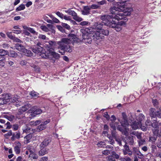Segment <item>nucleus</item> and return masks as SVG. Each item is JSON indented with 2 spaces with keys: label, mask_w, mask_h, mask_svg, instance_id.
<instances>
[{
  "label": "nucleus",
  "mask_w": 161,
  "mask_h": 161,
  "mask_svg": "<svg viewBox=\"0 0 161 161\" xmlns=\"http://www.w3.org/2000/svg\"><path fill=\"white\" fill-rule=\"evenodd\" d=\"M2 96L6 104L7 103L10 104V103L12 102H17L16 101H18V100L16 98L14 97L13 98H12L11 95L9 94H2Z\"/></svg>",
  "instance_id": "7"
},
{
  "label": "nucleus",
  "mask_w": 161,
  "mask_h": 161,
  "mask_svg": "<svg viewBox=\"0 0 161 161\" xmlns=\"http://www.w3.org/2000/svg\"><path fill=\"white\" fill-rule=\"evenodd\" d=\"M0 53L1 54V55L4 56L8 54H9V52L7 50L1 49H0Z\"/></svg>",
  "instance_id": "38"
},
{
  "label": "nucleus",
  "mask_w": 161,
  "mask_h": 161,
  "mask_svg": "<svg viewBox=\"0 0 161 161\" xmlns=\"http://www.w3.org/2000/svg\"><path fill=\"white\" fill-rule=\"evenodd\" d=\"M69 14L71 15L73 19L77 21H80L82 20V19L78 16L77 14L73 10H71L69 12Z\"/></svg>",
  "instance_id": "17"
},
{
  "label": "nucleus",
  "mask_w": 161,
  "mask_h": 161,
  "mask_svg": "<svg viewBox=\"0 0 161 161\" xmlns=\"http://www.w3.org/2000/svg\"><path fill=\"white\" fill-rule=\"evenodd\" d=\"M29 157L31 158V160L37 159L38 158V156L36 153H30L29 155Z\"/></svg>",
  "instance_id": "31"
},
{
  "label": "nucleus",
  "mask_w": 161,
  "mask_h": 161,
  "mask_svg": "<svg viewBox=\"0 0 161 161\" xmlns=\"http://www.w3.org/2000/svg\"><path fill=\"white\" fill-rule=\"evenodd\" d=\"M152 102L154 107L157 106L158 104V101L156 99H153L152 100Z\"/></svg>",
  "instance_id": "46"
},
{
  "label": "nucleus",
  "mask_w": 161,
  "mask_h": 161,
  "mask_svg": "<svg viewBox=\"0 0 161 161\" xmlns=\"http://www.w3.org/2000/svg\"><path fill=\"white\" fill-rule=\"evenodd\" d=\"M62 50L64 51H66V52H68L69 53H71L72 51V49L71 47L68 44L66 45L64 48ZM65 52H64L63 53H62V55L64 54Z\"/></svg>",
  "instance_id": "24"
},
{
  "label": "nucleus",
  "mask_w": 161,
  "mask_h": 161,
  "mask_svg": "<svg viewBox=\"0 0 161 161\" xmlns=\"http://www.w3.org/2000/svg\"><path fill=\"white\" fill-rule=\"evenodd\" d=\"M12 40L15 42H18V43H22V41L20 40L18 38L16 37L15 36L13 38V39H12Z\"/></svg>",
  "instance_id": "51"
},
{
  "label": "nucleus",
  "mask_w": 161,
  "mask_h": 161,
  "mask_svg": "<svg viewBox=\"0 0 161 161\" xmlns=\"http://www.w3.org/2000/svg\"><path fill=\"white\" fill-rule=\"evenodd\" d=\"M13 130H17L19 128V125L17 124H15L13 125Z\"/></svg>",
  "instance_id": "61"
},
{
  "label": "nucleus",
  "mask_w": 161,
  "mask_h": 161,
  "mask_svg": "<svg viewBox=\"0 0 161 161\" xmlns=\"http://www.w3.org/2000/svg\"><path fill=\"white\" fill-rule=\"evenodd\" d=\"M56 14L59 17H60V18H62V19H63V17H64V14L60 12H59V11H58V12H57L56 13Z\"/></svg>",
  "instance_id": "59"
},
{
  "label": "nucleus",
  "mask_w": 161,
  "mask_h": 161,
  "mask_svg": "<svg viewBox=\"0 0 161 161\" xmlns=\"http://www.w3.org/2000/svg\"><path fill=\"white\" fill-rule=\"evenodd\" d=\"M26 29L29 31H30L31 33L33 34H36V32L33 29L30 27H26Z\"/></svg>",
  "instance_id": "48"
},
{
  "label": "nucleus",
  "mask_w": 161,
  "mask_h": 161,
  "mask_svg": "<svg viewBox=\"0 0 161 161\" xmlns=\"http://www.w3.org/2000/svg\"><path fill=\"white\" fill-rule=\"evenodd\" d=\"M111 134L113 137L114 138H116L117 136L115 130H113L111 132Z\"/></svg>",
  "instance_id": "63"
},
{
  "label": "nucleus",
  "mask_w": 161,
  "mask_h": 161,
  "mask_svg": "<svg viewBox=\"0 0 161 161\" xmlns=\"http://www.w3.org/2000/svg\"><path fill=\"white\" fill-rule=\"evenodd\" d=\"M122 119L120 123L122 126L125 127L129 125V122L125 113L123 112L122 113Z\"/></svg>",
  "instance_id": "13"
},
{
  "label": "nucleus",
  "mask_w": 161,
  "mask_h": 161,
  "mask_svg": "<svg viewBox=\"0 0 161 161\" xmlns=\"http://www.w3.org/2000/svg\"><path fill=\"white\" fill-rule=\"evenodd\" d=\"M83 10L81 11L82 13L84 15H86L90 14V6H85L83 8Z\"/></svg>",
  "instance_id": "18"
},
{
  "label": "nucleus",
  "mask_w": 161,
  "mask_h": 161,
  "mask_svg": "<svg viewBox=\"0 0 161 161\" xmlns=\"http://www.w3.org/2000/svg\"><path fill=\"white\" fill-rule=\"evenodd\" d=\"M25 8V5L24 4H21L19 7H17L16 10V11H19L24 10Z\"/></svg>",
  "instance_id": "42"
},
{
  "label": "nucleus",
  "mask_w": 161,
  "mask_h": 161,
  "mask_svg": "<svg viewBox=\"0 0 161 161\" xmlns=\"http://www.w3.org/2000/svg\"><path fill=\"white\" fill-rule=\"evenodd\" d=\"M97 145L98 147H105L106 146V144L104 142L101 141L98 142L97 144Z\"/></svg>",
  "instance_id": "40"
},
{
  "label": "nucleus",
  "mask_w": 161,
  "mask_h": 161,
  "mask_svg": "<svg viewBox=\"0 0 161 161\" xmlns=\"http://www.w3.org/2000/svg\"><path fill=\"white\" fill-rule=\"evenodd\" d=\"M53 51H51V52L52 55L53 56V57L54 58L58 59L60 57V55L58 53H57L55 52H53Z\"/></svg>",
  "instance_id": "35"
},
{
  "label": "nucleus",
  "mask_w": 161,
  "mask_h": 161,
  "mask_svg": "<svg viewBox=\"0 0 161 161\" xmlns=\"http://www.w3.org/2000/svg\"><path fill=\"white\" fill-rule=\"evenodd\" d=\"M40 150L39 152V155L42 156L47 153V151L46 148H40Z\"/></svg>",
  "instance_id": "28"
},
{
  "label": "nucleus",
  "mask_w": 161,
  "mask_h": 161,
  "mask_svg": "<svg viewBox=\"0 0 161 161\" xmlns=\"http://www.w3.org/2000/svg\"><path fill=\"white\" fill-rule=\"evenodd\" d=\"M4 117L10 121H12L14 119V117L13 115H11L10 116L5 115Z\"/></svg>",
  "instance_id": "45"
},
{
  "label": "nucleus",
  "mask_w": 161,
  "mask_h": 161,
  "mask_svg": "<svg viewBox=\"0 0 161 161\" xmlns=\"http://www.w3.org/2000/svg\"><path fill=\"white\" fill-rule=\"evenodd\" d=\"M134 143V141L133 136H129L127 139L126 142H125V144H126L132 145Z\"/></svg>",
  "instance_id": "23"
},
{
  "label": "nucleus",
  "mask_w": 161,
  "mask_h": 161,
  "mask_svg": "<svg viewBox=\"0 0 161 161\" xmlns=\"http://www.w3.org/2000/svg\"><path fill=\"white\" fill-rule=\"evenodd\" d=\"M43 46H41L38 47H32L31 48L32 51L35 53L38 54L42 56V57H43L44 58H48V56L45 55V56L43 55H45L43 53H44L45 50L43 48Z\"/></svg>",
  "instance_id": "6"
},
{
  "label": "nucleus",
  "mask_w": 161,
  "mask_h": 161,
  "mask_svg": "<svg viewBox=\"0 0 161 161\" xmlns=\"http://www.w3.org/2000/svg\"><path fill=\"white\" fill-rule=\"evenodd\" d=\"M137 142L138 143L139 146L140 147L144 145L146 143L145 140L143 139H142V138L138 140Z\"/></svg>",
  "instance_id": "32"
},
{
  "label": "nucleus",
  "mask_w": 161,
  "mask_h": 161,
  "mask_svg": "<svg viewBox=\"0 0 161 161\" xmlns=\"http://www.w3.org/2000/svg\"><path fill=\"white\" fill-rule=\"evenodd\" d=\"M157 136H158L154 134V136H150L149 137V141L152 142H155L157 140Z\"/></svg>",
  "instance_id": "34"
},
{
  "label": "nucleus",
  "mask_w": 161,
  "mask_h": 161,
  "mask_svg": "<svg viewBox=\"0 0 161 161\" xmlns=\"http://www.w3.org/2000/svg\"><path fill=\"white\" fill-rule=\"evenodd\" d=\"M157 146L159 148H161V140H158L156 143Z\"/></svg>",
  "instance_id": "58"
},
{
  "label": "nucleus",
  "mask_w": 161,
  "mask_h": 161,
  "mask_svg": "<svg viewBox=\"0 0 161 161\" xmlns=\"http://www.w3.org/2000/svg\"><path fill=\"white\" fill-rule=\"evenodd\" d=\"M99 6L97 4H92L91 6H90V9H96L98 8Z\"/></svg>",
  "instance_id": "57"
},
{
  "label": "nucleus",
  "mask_w": 161,
  "mask_h": 161,
  "mask_svg": "<svg viewBox=\"0 0 161 161\" xmlns=\"http://www.w3.org/2000/svg\"><path fill=\"white\" fill-rule=\"evenodd\" d=\"M151 148L152 151L153 152H154L157 148L156 146L154 145H151Z\"/></svg>",
  "instance_id": "62"
},
{
  "label": "nucleus",
  "mask_w": 161,
  "mask_h": 161,
  "mask_svg": "<svg viewBox=\"0 0 161 161\" xmlns=\"http://www.w3.org/2000/svg\"><path fill=\"white\" fill-rule=\"evenodd\" d=\"M69 41L67 38H63L57 43L55 41H52L46 42L44 46L49 51H53L54 49L56 48L62 50L66 46V44H69Z\"/></svg>",
  "instance_id": "3"
},
{
  "label": "nucleus",
  "mask_w": 161,
  "mask_h": 161,
  "mask_svg": "<svg viewBox=\"0 0 161 161\" xmlns=\"http://www.w3.org/2000/svg\"><path fill=\"white\" fill-rule=\"evenodd\" d=\"M6 35L10 39L12 40L14 36H13L12 34V32H8L6 33Z\"/></svg>",
  "instance_id": "47"
},
{
  "label": "nucleus",
  "mask_w": 161,
  "mask_h": 161,
  "mask_svg": "<svg viewBox=\"0 0 161 161\" xmlns=\"http://www.w3.org/2000/svg\"><path fill=\"white\" fill-rule=\"evenodd\" d=\"M131 134L137 137V138L139 139L142 138V134L140 132H138V131H134L131 133Z\"/></svg>",
  "instance_id": "25"
},
{
  "label": "nucleus",
  "mask_w": 161,
  "mask_h": 161,
  "mask_svg": "<svg viewBox=\"0 0 161 161\" xmlns=\"http://www.w3.org/2000/svg\"><path fill=\"white\" fill-rule=\"evenodd\" d=\"M23 133H28L30 131L31 128L27 125H25L22 128Z\"/></svg>",
  "instance_id": "27"
},
{
  "label": "nucleus",
  "mask_w": 161,
  "mask_h": 161,
  "mask_svg": "<svg viewBox=\"0 0 161 161\" xmlns=\"http://www.w3.org/2000/svg\"><path fill=\"white\" fill-rule=\"evenodd\" d=\"M46 127V126L42 123L39 125L37 127V130L39 131L44 130Z\"/></svg>",
  "instance_id": "33"
},
{
  "label": "nucleus",
  "mask_w": 161,
  "mask_h": 161,
  "mask_svg": "<svg viewBox=\"0 0 161 161\" xmlns=\"http://www.w3.org/2000/svg\"><path fill=\"white\" fill-rule=\"evenodd\" d=\"M90 23L87 21H83L80 23V25L82 26L86 25H88Z\"/></svg>",
  "instance_id": "55"
},
{
  "label": "nucleus",
  "mask_w": 161,
  "mask_h": 161,
  "mask_svg": "<svg viewBox=\"0 0 161 161\" xmlns=\"http://www.w3.org/2000/svg\"><path fill=\"white\" fill-rule=\"evenodd\" d=\"M27 148L29 150L30 154L31 153H34L36 151V147L31 145H28Z\"/></svg>",
  "instance_id": "22"
},
{
  "label": "nucleus",
  "mask_w": 161,
  "mask_h": 161,
  "mask_svg": "<svg viewBox=\"0 0 161 161\" xmlns=\"http://www.w3.org/2000/svg\"><path fill=\"white\" fill-rule=\"evenodd\" d=\"M14 47L16 49L24 53H27L28 54H29L31 52L30 51L25 49L24 46L19 43H17L15 44Z\"/></svg>",
  "instance_id": "10"
},
{
  "label": "nucleus",
  "mask_w": 161,
  "mask_h": 161,
  "mask_svg": "<svg viewBox=\"0 0 161 161\" xmlns=\"http://www.w3.org/2000/svg\"><path fill=\"white\" fill-rule=\"evenodd\" d=\"M142 124L140 123V122H139L138 121H135L132 123L131 125V127L133 129L135 130L138 128Z\"/></svg>",
  "instance_id": "20"
},
{
  "label": "nucleus",
  "mask_w": 161,
  "mask_h": 161,
  "mask_svg": "<svg viewBox=\"0 0 161 161\" xmlns=\"http://www.w3.org/2000/svg\"><path fill=\"white\" fill-rule=\"evenodd\" d=\"M145 118V116L142 114L140 113L136 118V119L141 124L142 121H143Z\"/></svg>",
  "instance_id": "19"
},
{
  "label": "nucleus",
  "mask_w": 161,
  "mask_h": 161,
  "mask_svg": "<svg viewBox=\"0 0 161 161\" xmlns=\"http://www.w3.org/2000/svg\"><path fill=\"white\" fill-rule=\"evenodd\" d=\"M40 28L42 31L46 32H47L49 30L48 28L46 26L44 25H42L41 26Z\"/></svg>",
  "instance_id": "49"
},
{
  "label": "nucleus",
  "mask_w": 161,
  "mask_h": 161,
  "mask_svg": "<svg viewBox=\"0 0 161 161\" xmlns=\"http://www.w3.org/2000/svg\"><path fill=\"white\" fill-rule=\"evenodd\" d=\"M124 147V149L122 150L123 154L124 155L128 154L130 156L132 155V152L130 150L129 146L125 144Z\"/></svg>",
  "instance_id": "14"
},
{
  "label": "nucleus",
  "mask_w": 161,
  "mask_h": 161,
  "mask_svg": "<svg viewBox=\"0 0 161 161\" xmlns=\"http://www.w3.org/2000/svg\"><path fill=\"white\" fill-rule=\"evenodd\" d=\"M111 155L114 158H115L118 159L119 158V155L117 154L114 151H112L111 152Z\"/></svg>",
  "instance_id": "44"
},
{
  "label": "nucleus",
  "mask_w": 161,
  "mask_h": 161,
  "mask_svg": "<svg viewBox=\"0 0 161 161\" xmlns=\"http://www.w3.org/2000/svg\"><path fill=\"white\" fill-rule=\"evenodd\" d=\"M100 31L102 34L106 36L108 35L109 33L108 31L107 30L102 29Z\"/></svg>",
  "instance_id": "39"
},
{
  "label": "nucleus",
  "mask_w": 161,
  "mask_h": 161,
  "mask_svg": "<svg viewBox=\"0 0 161 161\" xmlns=\"http://www.w3.org/2000/svg\"><path fill=\"white\" fill-rule=\"evenodd\" d=\"M12 131L9 130L7 133L4 134V136L6 139H8L9 137L12 136Z\"/></svg>",
  "instance_id": "41"
},
{
  "label": "nucleus",
  "mask_w": 161,
  "mask_h": 161,
  "mask_svg": "<svg viewBox=\"0 0 161 161\" xmlns=\"http://www.w3.org/2000/svg\"><path fill=\"white\" fill-rule=\"evenodd\" d=\"M4 126L6 127V128L7 129H9L11 127V125H10V123L8 121L5 125Z\"/></svg>",
  "instance_id": "53"
},
{
  "label": "nucleus",
  "mask_w": 161,
  "mask_h": 161,
  "mask_svg": "<svg viewBox=\"0 0 161 161\" xmlns=\"http://www.w3.org/2000/svg\"><path fill=\"white\" fill-rule=\"evenodd\" d=\"M101 31L100 30L95 32L94 35V39L95 41H97L98 42L100 41L102 39L103 36H101Z\"/></svg>",
  "instance_id": "15"
},
{
  "label": "nucleus",
  "mask_w": 161,
  "mask_h": 161,
  "mask_svg": "<svg viewBox=\"0 0 161 161\" xmlns=\"http://www.w3.org/2000/svg\"><path fill=\"white\" fill-rule=\"evenodd\" d=\"M62 25L63 27L68 30H69L70 29L69 26L67 24L63 23L62 24Z\"/></svg>",
  "instance_id": "54"
},
{
  "label": "nucleus",
  "mask_w": 161,
  "mask_h": 161,
  "mask_svg": "<svg viewBox=\"0 0 161 161\" xmlns=\"http://www.w3.org/2000/svg\"><path fill=\"white\" fill-rule=\"evenodd\" d=\"M117 129L123 133L124 132V135H126L127 132V131H126L125 130H124V129L122 128V127H121L120 125H118L117 126Z\"/></svg>",
  "instance_id": "43"
},
{
  "label": "nucleus",
  "mask_w": 161,
  "mask_h": 161,
  "mask_svg": "<svg viewBox=\"0 0 161 161\" xmlns=\"http://www.w3.org/2000/svg\"><path fill=\"white\" fill-rule=\"evenodd\" d=\"M15 138H16V139H19L20 138V132L19 131H16L15 132Z\"/></svg>",
  "instance_id": "52"
},
{
  "label": "nucleus",
  "mask_w": 161,
  "mask_h": 161,
  "mask_svg": "<svg viewBox=\"0 0 161 161\" xmlns=\"http://www.w3.org/2000/svg\"><path fill=\"white\" fill-rule=\"evenodd\" d=\"M32 135L31 134H30L27 135L25 137V141L26 143H29L30 142V140L32 138Z\"/></svg>",
  "instance_id": "37"
},
{
  "label": "nucleus",
  "mask_w": 161,
  "mask_h": 161,
  "mask_svg": "<svg viewBox=\"0 0 161 161\" xmlns=\"http://www.w3.org/2000/svg\"><path fill=\"white\" fill-rule=\"evenodd\" d=\"M69 40L68 44L71 43H74L75 42H78V38L75 35L72 34H70L68 36V37L66 38Z\"/></svg>",
  "instance_id": "12"
},
{
  "label": "nucleus",
  "mask_w": 161,
  "mask_h": 161,
  "mask_svg": "<svg viewBox=\"0 0 161 161\" xmlns=\"http://www.w3.org/2000/svg\"><path fill=\"white\" fill-rule=\"evenodd\" d=\"M145 124L147 126H151L152 122L149 119H147L145 122Z\"/></svg>",
  "instance_id": "60"
},
{
  "label": "nucleus",
  "mask_w": 161,
  "mask_h": 161,
  "mask_svg": "<svg viewBox=\"0 0 161 161\" xmlns=\"http://www.w3.org/2000/svg\"><path fill=\"white\" fill-rule=\"evenodd\" d=\"M30 94L31 96H32V97L36 98L38 97H39V94L35 92L34 91H31L30 92Z\"/></svg>",
  "instance_id": "29"
},
{
  "label": "nucleus",
  "mask_w": 161,
  "mask_h": 161,
  "mask_svg": "<svg viewBox=\"0 0 161 161\" xmlns=\"http://www.w3.org/2000/svg\"><path fill=\"white\" fill-rule=\"evenodd\" d=\"M107 158L108 161H116L115 158L112 155L108 156Z\"/></svg>",
  "instance_id": "50"
},
{
  "label": "nucleus",
  "mask_w": 161,
  "mask_h": 161,
  "mask_svg": "<svg viewBox=\"0 0 161 161\" xmlns=\"http://www.w3.org/2000/svg\"><path fill=\"white\" fill-rule=\"evenodd\" d=\"M103 24L100 22H96L95 23L93 27L95 29L101 30L103 27Z\"/></svg>",
  "instance_id": "21"
},
{
  "label": "nucleus",
  "mask_w": 161,
  "mask_h": 161,
  "mask_svg": "<svg viewBox=\"0 0 161 161\" xmlns=\"http://www.w3.org/2000/svg\"><path fill=\"white\" fill-rule=\"evenodd\" d=\"M31 105L30 104H27L22 106L18 110L16 114V117L19 119H21L25 117L23 113L30 108Z\"/></svg>",
  "instance_id": "5"
},
{
  "label": "nucleus",
  "mask_w": 161,
  "mask_h": 161,
  "mask_svg": "<svg viewBox=\"0 0 161 161\" xmlns=\"http://www.w3.org/2000/svg\"><path fill=\"white\" fill-rule=\"evenodd\" d=\"M31 66L34 69V70L38 72H40V68L36 66L35 65L33 64H31Z\"/></svg>",
  "instance_id": "36"
},
{
  "label": "nucleus",
  "mask_w": 161,
  "mask_h": 161,
  "mask_svg": "<svg viewBox=\"0 0 161 161\" xmlns=\"http://www.w3.org/2000/svg\"><path fill=\"white\" fill-rule=\"evenodd\" d=\"M151 126L154 128L153 129V134L159 137L160 136L161 134L158 133L159 131L158 125L156 120H154L153 121V123H152Z\"/></svg>",
  "instance_id": "9"
},
{
  "label": "nucleus",
  "mask_w": 161,
  "mask_h": 161,
  "mask_svg": "<svg viewBox=\"0 0 161 161\" xmlns=\"http://www.w3.org/2000/svg\"><path fill=\"white\" fill-rule=\"evenodd\" d=\"M9 53V56L15 58L18 56L17 53L13 50H10Z\"/></svg>",
  "instance_id": "30"
},
{
  "label": "nucleus",
  "mask_w": 161,
  "mask_h": 161,
  "mask_svg": "<svg viewBox=\"0 0 161 161\" xmlns=\"http://www.w3.org/2000/svg\"><path fill=\"white\" fill-rule=\"evenodd\" d=\"M102 153L105 155H108L110 153V151L108 150H105L102 152Z\"/></svg>",
  "instance_id": "64"
},
{
  "label": "nucleus",
  "mask_w": 161,
  "mask_h": 161,
  "mask_svg": "<svg viewBox=\"0 0 161 161\" xmlns=\"http://www.w3.org/2000/svg\"><path fill=\"white\" fill-rule=\"evenodd\" d=\"M29 113H31L32 114H31L32 116H35L36 115L39 114L42 112V111L41 109L38 108L36 107H33L29 110Z\"/></svg>",
  "instance_id": "11"
},
{
  "label": "nucleus",
  "mask_w": 161,
  "mask_h": 161,
  "mask_svg": "<svg viewBox=\"0 0 161 161\" xmlns=\"http://www.w3.org/2000/svg\"><path fill=\"white\" fill-rule=\"evenodd\" d=\"M51 142V140L49 138H47L45 139L39 145L40 147L45 148L49 145Z\"/></svg>",
  "instance_id": "16"
},
{
  "label": "nucleus",
  "mask_w": 161,
  "mask_h": 161,
  "mask_svg": "<svg viewBox=\"0 0 161 161\" xmlns=\"http://www.w3.org/2000/svg\"><path fill=\"white\" fill-rule=\"evenodd\" d=\"M80 31L82 34V36L84 42L89 44L91 43L92 39L89 36V30L87 28L83 29H81Z\"/></svg>",
  "instance_id": "4"
},
{
  "label": "nucleus",
  "mask_w": 161,
  "mask_h": 161,
  "mask_svg": "<svg viewBox=\"0 0 161 161\" xmlns=\"http://www.w3.org/2000/svg\"><path fill=\"white\" fill-rule=\"evenodd\" d=\"M38 38L42 40H46L47 38L45 35L42 34H39L38 36Z\"/></svg>",
  "instance_id": "56"
},
{
  "label": "nucleus",
  "mask_w": 161,
  "mask_h": 161,
  "mask_svg": "<svg viewBox=\"0 0 161 161\" xmlns=\"http://www.w3.org/2000/svg\"><path fill=\"white\" fill-rule=\"evenodd\" d=\"M112 14V16L108 15L102 16L101 19L102 20V23L106 25L114 28L117 31H119L122 29L121 26L125 25V23L123 21H121L116 23L115 20H118L114 17V15Z\"/></svg>",
  "instance_id": "2"
},
{
  "label": "nucleus",
  "mask_w": 161,
  "mask_h": 161,
  "mask_svg": "<svg viewBox=\"0 0 161 161\" xmlns=\"http://www.w3.org/2000/svg\"><path fill=\"white\" fill-rule=\"evenodd\" d=\"M126 1L118 2L115 6L110 9V12L114 15L115 18L118 20L125 19V16L130 15L133 9L131 8H126Z\"/></svg>",
  "instance_id": "1"
},
{
  "label": "nucleus",
  "mask_w": 161,
  "mask_h": 161,
  "mask_svg": "<svg viewBox=\"0 0 161 161\" xmlns=\"http://www.w3.org/2000/svg\"><path fill=\"white\" fill-rule=\"evenodd\" d=\"M21 144L19 142L18 145L17 146H15L14 147V151L16 154H18L20 153V148L21 147Z\"/></svg>",
  "instance_id": "26"
},
{
  "label": "nucleus",
  "mask_w": 161,
  "mask_h": 161,
  "mask_svg": "<svg viewBox=\"0 0 161 161\" xmlns=\"http://www.w3.org/2000/svg\"><path fill=\"white\" fill-rule=\"evenodd\" d=\"M149 115L152 118H161V108H160L159 111H156L155 108H151L149 109Z\"/></svg>",
  "instance_id": "8"
}]
</instances>
